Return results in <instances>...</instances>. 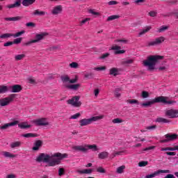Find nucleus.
I'll use <instances>...</instances> for the list:
<instances>
[{"label": "nucleus", "mask_w": 178, "mask_h": 178, "mask_svg": "<svg viewBox=\"0 0 178 178\" xmlns=\"http://www.w3.org/2000/svg\"><path fill=\"white\" fill-rule=\"evenodd\" d=\"M147 165H148V161H142L138 163V166H140V168H143V166H147Z\"/></svg>", "instance_id": "de8ad7c7"}, {"label": "nucleus", "mask_w": 178, "mask_h": 178, "mask_svg": "<svg viewBox=\"0 0 178 178\" xmlns=\"http://www.w3.org/2000/svg\"><path fill=\"white\" fill-rule=\"evenodd\" d=\"M17 97L16 94H11L8 97L2 98L0 99V105L1 106H8L10 103L15 101V98Z\"/></svg>", "instance_id": "423d86ee"}, {"label": "nucleus", "mask_w": 178, "mask_h": 178, "mask_svg": "<svg viewBox=\"0 0 178 178\" xmlns=\"http://www.w3.org/2000/svg\"><path fill=\"white\" fill-rule=\"evenodd\" d=\"M165 41V38L163 36L156 38L154 41L149 42L147 43V47H155L156 45H161Z\"/></svg>", "instance_id": "f8f14e48"}, {"label": "nucleus", "mask_w": 178, "mask_h": 178, "mask_svg": "<svg viewBox=\"0 0 178 178\" xmlns=\"http://www.w3.org/2000/svg\"><path fill=\"white\" fill-rule=\"evenodd\" d=\"M18 127H19V129H30V127H31V125L29 124L26 122H24L20 124H18Z\"/></svg>", "instance_id": "a878e982"}, {"label": "nucleus", "mask_w": 178, "mask_h": 178, "mask_svg": "<svg viewBox=\"0 0 178 178\" xmlns=\"http://www.w3.org/2000/svg\"><path fill=\"white\" fill-rule=\"evenodd\" d=\"M63 10V8L61 5L56 6L54 7V8L51 10L52 15H59L60 13H62V11Z\"/></svg>", "instance_id": "a211bd4d"}, {"label": "nucleus", "mask_w": 178, "mask_h": 178, "mask_svg": "<svg viewBox=\"0 0 178 178\" xmlns=\"http://www.w3.org/2000/svg\"><path fill=\"white\" fill-rule=\"evenodd\" d=\"M163 58V56H149L146 60H143V65L145 67H147V70L149 72H154V70H155L156 63H158L159 60H162Z\"/></svg>", "instance_id": "f03ea898"}, {"label": "nucleus", "mask_w": 178, "mask_h": 178, "mask_svg": "<svg viewBox=\"0 0 178 178\" xmlns=\"http://www.w3.org/2000/svg\"><path fill=\"white\" fill-rule=\"evenodd\" d=\"M112 122L114 124L123 123V120L120 118H115L112 120Z\"/></svg>", "instance_id": "a18cd8bd"}, {"label": "nucleus", "mask_w": 178, "mask_h": 178, "mask_svg": "<svg viewBox=\"0 0 178 178\" xmlns=\"http://www.w3.org/2000/svg\"><path fill=\"white\" fill-rule=\"evenodd\" d=\"M109 156L108 152H102L98 154L99 159H106Z\"/></svg>", "instance_id": "393cba45"}, {"label": "nucleus", "mask_w": 178, "mask_h": 178, "mask_svg": "<svg viewBox=\"0 0 178 178\" xmlns=\"http://www.w3.org/2000/svg\"><path fill=\"white\" fill-rule=\"evenodd\" d=\"M64 158H67V154L57 152L51 156L48 154L40 153L35 161L39 163H48V166H56V165H60V161Z\"/></svg>", "instance_id": "f257e3e1"}, {"label": "nucleus", "mask_w": 178, "mask_h": 178, "mask_svg": "<svg viewBox=\"0 0 178 178\" xmlns=\"http://www.w3.org/2000/svg\"><path fill=\"white\" fill-rule=\"evenodd\" d=\"M26 27H35V24L33 22H28L26 24Z\"/></svg>", "instance_id": "6e6d98bb"}, {"label": "nucleus", "mask_w": 178, "mask_h": 178, "mask_svg": "<svg viewBox=\"0 0 178 178\" xmlns=\"http://www.w3.org/2000/svg\"><path fill=\"white\" fill-rule=\"evenodd\" d=\"M169 29L168 26H162L159 29V33H163V31H166Z\"/></svg>", "instance_id": "a19ab883"}, {"label": "nucleus", "mask_w": 178, "mask_h": 178, "mask_svg": "<svg viewBox=\"0 0 178 178\" xmlns=\"http://www.w3.org/2000/svg\"><path fill=\"white\" fill-rule=\"evenodd\" d=\"M70 67L72 69H78L79 63L76 62H72V63H70Z\"/></svg>", "instance_id": "79ce46f5"}, {"label": "nucleus", "mask_w": 178, "mask_h": 178, "mask_svg": "<svg viewBox=\"0 0 178 178\" xmlns=\"http://www.w3.org/2000/svg\"><path fill=\"white\" fill-rule=\"evenodd\" d=\"M33 15H34V16H45V12L44 11H40L39 10H35L33 13Z\"/></svg>", "instance_id": "473e14b6"}, {"label": "nucleus", "mask_w": 178, "mask_h": 178, "mask_svg": "<svg viewBox=\"0 0 178 178\" xmlns=\"http://www.w3.org/2000/svg\"><path fill=\"white\" fill-rule=\"evenodd\" d=\"M42 144H44V142L41 140H38L35 141L33 143V147L32 148L33 151H40V148L42 147Z\"/></svg>", "instance_id": "dca6fc26"}, {"label": "nucleus", "mask_w": 178, "mask_h": 178, "mask_svg": "<svg viewBox=\"0 0 178 178\" xmlns=\"http://www.w3.org/2000/svg\"><path fill=\"white\" fill-rule=\"evenodd\" d=\"M75 151H79L80 152L87 153L88 149H92V151H98L97 145H77L73 147Z\"/></svg>", "instance_id": "39448f33"}, {"label": "nucleus", "mask_w": 178, "mask_h": 178, "mask_svg": "<svg viewBox=\"0 0 178 178\" xmlns=\"http://www.w3.org/2000/svg\"><path fill=\"white\" fill-rule=\"evenodd\" d=\"M165 115L170 119H176L178 118V109H168L165 112Z\"/></svg>", "instance_id": "1a4fd4ad"}, {"label": "nucleus", "mask_w": 178, "mask_h": 178, "mask_svg": "<svg viewBox=\"0 0 178 178\" xmlns=\"http://www.w3.org/2000/svg\"><path fill=\"white\" fill-rule=\"evenodd\" d=\"M20 145H22V142H20V141H16V142L11 143L10 145V148H17V147H20Z\"/></svg>", "instance_id": "2f4dec72"}, {"label": "nucleus", "mask_w": 178, "mask_h": 178, "mask_svg": "<svg viewBox=\"0 0 178 178\" xmlns=\"http://www.w3.org/2000/svg\"><path fill=\"white\" fill-rule=\"evenodd\" d=\"M60 79L63 83H67L70 81V77H69L68 75L61 76Z\"/></svg>", "instance_id": "72a5a7b5"}, {"label": "nucleus", "mask_w": 178, "mask_h": 178, "mask_svg": "<svg viewBox=\"0 0 178 178\" xmlns=\"http://www.w3.org/2000/svg\"><path fill=\"white\" fill-rule=\"evenodd\" d=\"M33 123L35 126H49V122L47 120V118H40L33 120Z\"/></svg>", "instance_id": "ddd939ff"}, {"label": "nucleus", "mask_w": 178, "mask_h": 178, "mask_svg": "<svg viewBox=\"0 0 178 178\" xmlns=\"http://www.w3.org/2000/svg\"><path fill=\"white\" fill-rule=\"evenodd\" d=\"M16 124H19L18 120H15L14 122H9V123H6V124L0 126V130H8V129H9V127L16 126Z\"/></svg>", "instance_id": "4468645a"}, {"label": "nucleus", "mask_w": 178, "mask_h": 178, "mask_svg": "<svg viewBox=\"0 0 178 178\" xmlns=\"http://www.w3.org/2000/svg\"><path fill=\"white\" fill-rule=\"evenodd\" d=\"M8 91H9V88L7 86H0V94H6V92H8Z\"/></svg>", "instance_id": "cd10ccee"}, {"label": "nucleus", "mask_w": 178, "mask_h": 178, "mask_svg": "<svg viewBox=\"0 0 178 178\" xmlns=\"http://www.w3.org/2000/svg\"><path fill=\"white\" fill-rule=\"evenodd\" d=\"M22 137H24L25 138H30L31 137H38V135L35 134L29 133V134H23Z\"/></svg>", "instance_id": "f704fd0d"}, {"label": "nucleus", "mask_w": 178, "mask_h": 178, "mask_svg": "<svg viewBox=\"0 0 178 178\" xmlns=\"http://www.w3.org/2000/svg\"><path fill=\"white\" fill-rule=\"evenodd\" d=\"M22 40H23V38H19L15 39L13 42V44H20V42H22Z\"/></svg>", "instance_id": "3c124183"}, {"label": "nucleus", "mask_w": 178, "mask_h": 178, "mask_svg": "<svg viewBox=\"0 0 178 178\" xmlns=\"http://www.w3.org/2000/svg\"><path fill=\"white\" fill-rule=\"evenodd\" d=\"M166 155H170V156H175L176 155V152H167Z\"/></svg>", "instance_id": "0e129e2a"}, {"label": "nucleus", "mask_w": 178, "mask_h": 178, "mask_svg": "<svg viewBox=\"0 0 178 178\" xmlns=\"http://www.w3.org/2000/svg\"><path fill=\"white\" fill-rule=\"evenodd\" d=\"M149 15H150L151 17H155V16H156V13L154 11H150L149 13Z\"/></svg>", "instance_id": "338daca9"}, {"label": "nucleus", "mask_w": 178, "mask_h": 178, "mask_svg": "<svg viewBox=\"0 0 178 178\" xmlns=\"http://www.w3.org/2000/svg\"><path fill=\"white\" fill-rule=\"evenodd\" d=\"M47 35H48V33H47L36 34L34 40H32L28 42H26L24 45L29 46V45H31V44H35V42H40V41L44 40V38H45Z\"/></svg>", "instance_id": "0eeeda50"}, {"label": "nucleus", "mask_w": 178, "mask_h": 178, "mask_svg": "<svg viewBox=\"0 0 178 178\" xmlns=\"http://www.w3.org/2000/svg\"><path fill=\"white\" fill-rule=\"evenodd\" d=\"M114 42H124V44H127V40H115Z\"/></svg>", "instance_id": "e2e57ef3"}, {"label": "nucleus", "mask_w": 178, "mask_h": 178, "mask_svg": "<svg viewBox=\"0 0 178 178\" xmlns=\"http://www.w3.org/2000/svg\"><path fill=\"white\" fill-rule=\"evenodd\" d=\"M111 49L113 51H115V55H119L120 54H124V52H126V51L124 50H118V49H122V47L120 46H118V45H113L111 47Z\"/></svg>", "instance_id": "aec40b11"}, {"label": "nucleus", "mask_w": 178, "mask_h": 178, "mask_svg": "<svg viewBox=\"0 0 178 178\" xmlns=\"http://www.w3.org/2000/svg\"><path fill=\"white\" fill-rule=\"evenodd\" d=\"M152 27L151 26H146L144 29H143L140 33H139V36L144 35V34H146V33H148L149 30H151Z\"/></svg>", "instance_id": "c756f323"}, {"label": "nucleus", "mask_w": 178, "mask_h": 178, "mask_svg": "<svg viewBox=\"0 0 178 178\" xmlns=\"http://www.w3.org/2000/svg\"><path fill=\"white\" fill-rule=\"evenodd\" d=\"M156 122L158 123H170V120L163 118H158L156 120Z\"/></svg>", "instance_id": "7c9ffc66"}, {"label": "nucleus", "mask_w": 178, "mask_h": 178, "mask_svg": "<svg viewBox=\"0 0 178 178\" xmlns=\"http://www.w3.org/2000/svg\"><path fill=\"white\" fill-rule=\"evenodd\" d=\"M157 103H161V104H165V105H172L173 104H176V102L175 101H168L166 100V97L163 96H160L157 97L155 99L146 102L145 103H143L141 105L142 106H144L145 108H148L149 106H152L154 104H157Z\"/></svg>", "instance_id": "7ed1b4c3"}, {"label": "nucleus", "mask_w": 178, "mask_h": 178, "mask_svg": "<svg viewBox=\"0 0 178 178\" xmlns=\"http://www.w3.org/2000/svg\"><path fill=\"white\" fill-rule=\"evenodd\" d=\"M22 6V1L20 0H17L13 4H8L6 6L7 9H13L14 8H20Z\"/></svg>", "instance_id": "6ab92c4d"}, {"label": "nucleus", "mask_w": 178, "mask_h": 178, "mask_svg": "<svg viewBox=\"0 0 178 178\" xmlns=\"http://www.w3.org/2000/svg\"><path fill=\"white\" fill-rule=\"evenodd\" d=\"M160 173H170V170H159L156 172H154L153 174L147 175L145 176V178H153L156 176H158V175H160Z\"/></svg>", "instance_id": "2eb2a0df"}, {"label": "nucleus", "mask_w": 178, "mask_h": 178, "mask_svg": "<svg viewBox=\"0 0 178 178\" xmlns=\"http://www.w3.org/2000/svg\"><path fill=\"white\" fill-rule=\"evenodd\" d=\"M89 13H91L94 16H99V13L95 12L94 9L89 10Z\"/></svg>", "instance_id": "09e8293b"}, {"label": "nucleus", "mask_w": 178, "mask_h": 178, "mask_svg": "<svg viewBox=\"0 0 178 178\" xmlns=\"http://www.w3.org/2000/svg\"><path fill=\"white\" fill-rule=\"evenodd\" d=\"M97 172H98L99 173H106V170H105V169H104V168L102 167H99L97 169Z\"/></svg>", "instance_id": "8fccbe9b"}, {"label": "nucleus", "mask_w": 178, "mask_h": 178, "mask_svg": "<svg viewBox=\"0 0 178 178\" xmlns=\"http://www.w3.org/2000/svg\"><path fill=\"white\" fill-rule=\"evenodd\" d=\"M68 105H72L74 108H80L81 102H80V96H74L72 99L67 100Z\"/></svg>", "instance_id": "6e6552de"}, {"label": "nucleus", "mask_w": 178, "mask_h": 178, "mask_svg": "<svg viewBox=\"0 0 178 178\" xmlns=\"http://www.w3.org/2000/svg\"><path fill=\"white\" fill-rule=\"evenodd\" d=\"M127 102L128 104H131V105H134V104H136V105H138V104H140V103L138 102V100H137V99H128V100L127 101Z\"/></svg>", "instance_id": "4c0bfd02"}, {"label": "nucleus", "mask_w": 178, "mask_h": 178, "mask_svg": "<svg viewBox=\"0 0 178 178\" xmlns=\"http://www.w3.org/2000/svg\"><path fill=\"white\" fill-rule=\"evenodd\" d=\"M120 17V16L119 15H111L107 18V22H112V20H116V19H119Z\"/></svg>", "instance_id": "e433bc0d"}, {"label": "nucleus", "mask_w": 178, "mask_h": 178, "mask_svg": "<svg viewBox=\"0 0 178 178\" xmlns=\"http://www.w3.org/2000/svg\"><path fill=\"white\" fill-rule=\"evenodd\" d=\"M165 139L160 140V143H169L170 141H175V140H177L178 135L176 134H167L165 135Z\"/></svg>", "instance_id": "9d476101"}, {"label": "nucleus", "mask_w": 178, "mask_h": 178, "mask_svg": "<svg viewBox=\"0 0 178 178\" xmlns=\"http://www.w3.org/2000/svg\"><path fill=\"white\" fill-rule=\"evenodd\" d=\"M150 149H155V146H150L143 149V151H150Z\"/></svg>", "instance_id": "680f3d73"}, {"label": "nucleus", "mask_w": 178, "mask_h": 178, "mask_svg": "<svg viewBox=\"0 0 178 178\" xmlns=\"http://www.w3.org/2000/svg\"><path fill=\"white\" fill-rule=\"evenodd\" d=\"M125 168H126V166H124V165H122V166L118 167V168H117V171H116L117 173H118V174H122V173H123V172H124Z\"/></svg>", "instance_id": "ea45409f"}, {"label": "nucleus", "mask_w": 178, "mask_h": 178, "mask_svg": "<svg viewBox=\"0 0 178 178\" xmlns=\"http://www.w3.org/2000/svg\"><path fill=\"white\" fill-rule=\"evenodd\" d=\"M77 173H79V175H91L92 173V169H85V170H76Z\"/></svg>", "instance_id": "b1692460"}, {"label": "nucleus", "mask_w": 178, "mask_h": 178, "mask_svg": "<svg viewBox=\"0 0 178 178\" xmlns=\"http://www.w3.org/2000/svg\"><path fill=\"white\" fill-rule=\"evenodd\" d=\"M35 2V0H23L22 5L24 6H30V5H33Z\"/></svg>", "instance_id": "c85d7f7f"}, {"label": "nucleus", "mask_w": 178, "mask_h": 178, "mask_svg": "<svg viewBox=\"0 0 178 178\" xmlns=\"http://www.w3.org/2000/svg\"><path fill=\"white\" fill-rule=\"evenodd\" d=\"M65 174V169H63V168H60L59 170H58V175L59 176H63V175H64Z\"/></svg>", "instance_id": "13d9d810"}, {"label": "nucleus", "mask_w": 178, "mask_h": 178, "mask_svg": "<svg viewBox=\"0 0 178 178\" xmlns=\"http://www.w3.org/2000/svg\"><path fill=\"white\" fill-rule=\"evenodd\" d=\"M121 70L118 67H112L109 70V74L111 76H114V77H116V76H119L120 74Z\"/></svg>", "instance_id": "f3484780"}, {"label": "nucleus", "mask_w": 178, "mask_h": 178, "mask_svg": "<svg viewBox=\"0 0 178 178\" xmlns=\"http://www.w3.org/2000/svg\"><path fill=\"white\" fill-rule=\"evenodd\" d=\"M134 60L130 59V60H127L123 61V65H131V63H133Z\"/></svg>", "instance_id": "864d4df0"}, {"label": "nucleus", "mask_w": 178, "mask_h": 178, "mask_svg": "<svg viewBox=\"0 0 178 178\" xmlns=\"http://www.w3.org/2000/svg\"><path fill=\"white\" fill-rule=\"evenodd\" d=\"M90 20H91L90 18H86V19L82 20V21L81 22V26H83V24H86V23H87V22H88V21H90Z\"/></svg>", "instance_id": "052dcab7"}, {"label": "nucleus", "mask_w": 178, "mask_h": 178, "mask_svg": "<svg viewBox=\"0 0 178 178\" xmlns=\"http://www.w3.org/2000/svg\"><path fill=\"white\" fill-rule=\"evenodd\" d=\"M13 42H7L6 43H4V47H10L12 45H13Z\"/></svg>", "instance_id": "69168bd1"}, {"label": "nucleus", "mask_w": 178, "mask_h": 178, "mask_svg": "<svg viewBox=\"0 0 178 178\" xmlns=\"http://www.w3.org/2000/svg\"><path fill=\"white\" fill-rule=\"evenodd\" d=\"M10 88L13 92H20V91L23 90L22 85H19V84L14 85L11 86Z\"/></svg>", "instance_id": "4be33fe9"}, {"label": "nucleus", "mask_w": 178, "mask_h": 178, "mask_svg": "<svg viewBox=\"0 0 178 178\" xmlns=\"http://www.w3.org/2000/svg\"><path fill=\"white\" fill-rule=\"evenodd\" d=\"M6 178H16V175L14 174H10L7 175Z\"/></svg>", "instance_id": "774afa93"}, {"label": "nucleus", "mask_w": 178, "mask_h": 178, "mask_svg": "<svg viewBox=\"0 0 178 178\" xmlns=\"http://www.w3.org/2000/svg\"><path fill=\"white\" fill-rule=\"evenodd\" d=\"M119 3V2L116 1H111L108 2V5H109V6H112V5H118Z\"/></svg>", "instance_id": "5fc2aeb1"}, {"label": "nucleus", "mask_w": 178, "mask_h": 178, "mask_svg": "<svg viewBox=\"0 0 178 178\" xmlns=\"http://www.w3.org/2000/svg\"><path fill=\"white\" fill-rule=\"evenodd\" d=\"M26 33L25 31H21L19 32L16 33L15 34L13 33H4L1 35H0V39H5V38H10V37H14L16 38V37H20V35H23Z\"/></svg>", "instance_id": "9b49d317"}, {"label": "nucleus", "mask_w": 178, "mask_h": 178, "mask_svg": "<svg viewBox=\"0 0 178 178\" xmlns=\"http://www.w3.org/2000/svg\"><path fill=\"white\" fill-rule=\"evenodd\" d=\"M23 17L17 16V17H5L4 20L6 22H19V20H22Z\"/></svg>", "instance_id": "5701e85b"}, {"label": "nucleus", "mask_w": 178, "mask_h": 178, "mask_svg": "<svg viewBox=\"0 0 178 178\" xmlns=\"http://www.w3.org/2000/svg\"><path fill=\"white\" fill-rule=\"evenodd\" d=\"M80 116H81V114H80V113H77L72 115L70 119H77V118H80Z\"/></svg>", "instance_id": "603ef678"}, {"label": "nucleus", "mask_w": 178, "mask_h": 178, "mask_svg": "<svg viewBox=\"0 0 178 178\" xmlns=\"http://www.w3.org/2000/svg\"><path fill=\"white\" fill-rule=\"evenodd\" d=\"M101 119H104V115L95 116L88 119L83 118L79 120V125L81 127H84V126H88V124H91V123L94 122H97V120H101Z\"/></svg>", "instance_id": "20e7f679"}, {"label": "nucleus", "mask_w": 178, "mask_h": 178, "mask_svg": "<svg viewBox=\"0 0 178 178\" xmlns=\"http://www.w3.org/2000/svg\"><path fill=\"white\" fill-rule=\"evenodd\" d=\"M66 88L68 90H73L74 91H77L78 89L81 87V85L80 83H76V84H71V85H67Z\"/></svg>", "instance_id": "412c9836"}, {"label": "nucleus", "mask_w": 178, "mask_h": 178, "mask_svg": "<svg viewBox=\"0 0 178 178\" xmlns=\"http://www.w3.org/2000/svg\"><path fill=\"white\" fill-rule=\"evenodd\" d=\"M94 70H96L97 72H101L102 70H106V66L97 67L94 68Z\"/></svg>", "instance_id": "49530a36"}, {"label": "nucleus", "mask_w": 178, "mask_h": 178, "mask_svg": "<svg viewBox=\"0 0 178 178\" xmlns=\"http://www.w3.org/2000/svg\"><path fill=\"white\" fill-rule=\"evenodd\" d=\"M142 98H148L149 97V93L145 90H143L141 94Z\"/></svg>", "instance_id": "c03bdc74"}, {"label": "nucleus", "mask_w": 178, "mask_h": 178, "mask_svg": "<svg viewBox=\"0 0 178 178\" xmlns=\"http://www.w3.org/2000/svg\"><path fill=\"white\" fill-rule=\"evenodd\" d=\"M1 155L5 158H15L16 155L9 152H2Z\"/></svg>", "instance_id": "bb28decb"}, {"label": "nucleus", "mask_w": 178, "mask_h": 178, "mask_svg": "<svg viewBox=\"0 0 178 178\" xmlns=\"http://www.w3.org/2000/svg\"><path fill=\"white\" fill-rule=\"evenodd\" d=\"M109 55H110L109 53L104 54L100 56V59H106V58H108Z\"/></svg>", "instance_id": "4d7b16f0"}, {"label": "nucleus", "mask_w": 178, "mask_h": 178, "mask_svg": "<svg viewBox=\"0 0 178 178\" xmlns=\"http://www.w3.org/2000/svg\"><path fill=\"white\" fill-rule=\"evenodd\" d=\"M147 130H155L156 125L149 126L146 127Z\"/></svg>", "instance_id": "bf43d9fd"}, {"label": "nucleus", "mask_w": 178, "mask_h": 178, "mask_svg": "<svg viewBox=\"0 0 178 178\" xmlns=\"http://www.w3.org/2000/svg\"><path fill=\"white\" fill-rule=\"evenodd\" d=\"M26 58V54H18L15 56V60H23Z\"/></svg>", "instance_id": "c9c22d12"}, {"label": "nucleus", "mask_w": 178, "mask_h": 178, "mask_svg": "<svg viewBox=\"0 0 178 178\" xmlns=\"http://www.w3.org/2000/svg\"><path fill=\"white\" fill-rule=\"evenodd\" d=\"M119 91H122L120 88H117L115 90L114 95L116 98H119L120 97V93H119Z\"/></svg>", "instance_id": "37998d69"}, {"label": "nucleus", "mask_w": 178, "mask_h": 178, "mask_svg": "<svg viewBox=\"0 0 178 178\" xmlns=\"http://www.w3.org/2000/svg\"><path fill=\"white\" fill-rule=\"evenodd\" d=\"M85 79H91L94 78V74L92 72L86 73L84 74Z\"/></svg>", "instance_id": "58836bf2"}]
</instances>
